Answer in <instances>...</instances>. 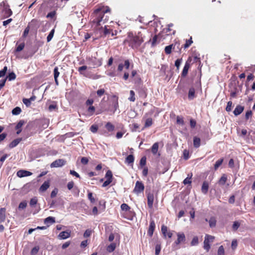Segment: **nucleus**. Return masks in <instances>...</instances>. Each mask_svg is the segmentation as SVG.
<instances>
[{"label":"nucleus","mask_w":255,"mask_h":255,"mask_svg":"<svg viewBox=\"0 0 255 255\" xmlns=\"http://www.w3.org/2000/svg\"><path fill=\"white\" fill-rule=\"evenodd\" d=\"M214 239L215 237L213 236L209 235H206L205 236L203 248L207 252H209L210 249V242H213Z\"/></svg>","instance_id":"6"},{"label":"nucleus","mask_w":255,"mask_h":255,"mask_svg":"<svg viewBox=\"0 0 255 255\" xmlns=\"http://www.w3.org/2000/svg\"><path fill=\"white\" fill-rule=\"evenodd\" d=\"M216 220L214 217H212L209 220V226L211 228H214L216 225Z\"/></svg>","instance_id":"34"},{"label":"nucleus","mask_w":255,"mask_h":255,"mask_svg":"<svg viewBox=\"0 0 255 255\" xmlns=\"http://www.w3.org/2000/svg\"><path fill=\"white\" fill-rule=\"evenodd\" d=\"M70 236V232L68 230L61 232L59 234V238L60 239H66Z\"/></svg>","instance_id":"18"},{"label":"nucleus","mask_w":255,"mask_h":255,"mask_svg":"<svg viewBox=\"0 0 255 255\" xmlns=\"http://www.w3.org/2000/svg\"><path fill=\"white\" fill-rule=\"evenodd\" d=\"M17 176L19 177H23L25 176H28L32 174V173L30 171L20 170L17 172Z\"/></svg>","instance_id":"15"},{"label":"nucleus","mask_w":255,"mask_h":255,"mask_svg":"<svg viewBox=\"0 0 255 255\" xmlns=\"http://www.w3.org/2000/svg\"><path fill=\"white\" fill-rule=\"evenodd\" d=\"M122 210L126 212H130L131 208L126 203H123L121 206Z\"/></svg>","instance_id":"35"},{"label":"nucleus","mask_w":255,"mask_h":255,"mask_svg":"<svg viewBox=\"0 0 255 255\" xmlns=\"http://www.w3.org/2000/svg\"><path fill=\"white\" fill-rule=\"evenodd\" d=\"M176 45H177V47H178L180 44L178 43H176L174 44H172L166 46L164 49L165 53L166 54H170L171 53L172 50H174L175 49V47Z\"/></svg>","instance_id":"14"},{"label":"nucleus","mask_w":255,"mask_h":255,"mask_svg":"<svg viewBox=\"0 0 255 255\" xmlns=\"http://www.w3.org/2000/svg\"><path fill=\"white\" fill-rule=\"evenodd\" d=\"M173 26V23H170L168 24V27L164 29V30L165 31V32L167 33L168 35H174L175 33V30H172L171 27Z\"/></svg>","instance_id":"22"},{"label":"nucleus","mask_w":255,"mask_h":255,"mask_svg":"<svg viewBox=\"0 0 255 255\" xmlns=\"http://www.w3.org/2000/svg\"><path fill=\"white\" fill-rule=\"evenodd\" d=\"M37 203V199L36 197H34L31 199L29 204L31 207H34Z\"/></svg>","instance_id":"53"},{"label":"nucleus","mask_w":255,"mask_h":255,"mask_svg":"<svg viewBox=\"0 0 255 255\" xmlns=\"http://www.w3.org/2000/svg\"><path fill=\"white\" fill-rule=\"evenodd\" d=\"M158 149V142L154 143L151 147V152L153 154L157 153Z\"/></svg>","instance_id":"38"},{"label":"nucleus","mask_w":255,"mask_h":255,"mask_svg":"<svg viewBox=\"0 0 255 255\" xmlns=\"http://www.w3.org/2000/svg\"><path fill=\"white\" fill-rule=\"evenodd\" d=\"M240 226V223L239 222L235 221L232 226L233 230L234 231H237Z\"/></svg>","instance_id":"58"},{"label":"nucleus","mask_w":255,"mask_h":255,"mask_svg":"<svg viewBox=\"0 0 255 255\" xmlns=\"http://www.w3.org/2000/svg\"><path fill=\"white\" fill-rule=\"evenodd\" d=\"M227 178L226 174H224L219 180V184L222 185H225L227 182Z\"/></svg>","instance_id":"36"},{"label":"nucleus","mask_w":255,"mask_h":255,"mask_svg":"<svg viewBox=\"0 0 255 255\" xmlns=\"http://www.w3.org/2000/svg\"><path fill=\"white\" fill-rule=\"evenodd\" d=\"M192 176V174L191 173L190 175L189 174H188V176L183 181V183L184 185L186 184H191L192 181L191 178Z\"/></svg>","instance_id":"32"},{"label":"nucleus","mask_w":255,"mask_h":255,"mask_svg":"<svg viewBox=\"0 0 255 255\" xmlns=\"http://www.w3.org/2000/svg\"><path fill=\"white\" fill-rule=\"evenodd\" d=\"M117 31L114 30L113 29H108V26H105L104 29L103 30V35L104 36H106L108 34H111L112 36L117 35Z\"/></svg>","instance_id":"13"},{"label":"nucleus","mask_w":255,"mask_h":255,"mask_svg":"<svg viewBox=\"0 0 255 255\" xmlns=\"http://www.w3.org/2000/svg\"><path fill=\"white\" fill-rule=\"evenodd\" d=\"M88 113L90 116L93 115L95 112V108L93 106H90L87 109Z\"/></svg>","instance_id":"48"},{"label":"nucleus","mask_w":255,"mask_h":255,"mask_svg":"<svg viewBox=\"0 0 255 255\" xmlns=\"http://www.w3.org/2000/svg\"><path fill=\"white\" fill-rule=\"evenodd\" d=\"M39 250V247L38 246H36L33 248L30 252V254L31 255H36Z\"/></svg>","instance_id":"50"},{"label":"nucleus","mask_w":255,"mask_h":255,"mask_svg":"<svg viewBox=\"0 0 255 255\" xmlns=\"http://www.w3.org/2000/svg\"><path fill=\"white\" fill-rule=\"evenodd\" d=\"M58 190L57 188H54L51 193L50 197L51 198L56 197L58 193Z\"/></svg>","instance_id":"62"},{"label":"nucleus","mask_w":255,"mask_h":255,"mask_svg":"<svg viewBox=\"0 0 255 255\" xmlns=\"http://www.w3.org/2000/svg\"><path fill=\"white\" fill-rule=\"evenodd\" d=\"M16 46L14 50V53L19 52L22 51L25 47V43L24 42H22V43H20V44H19L18 45H17V43H16Z\"/></svg>","instance_id":"29"},{"label":"nucleus","mask_w":255,"mask_h":255,"mask_svg":"<svg viewBox=\"0 0 255 255\" xmlns=\"http://www.w3.org/2000/svg\"><path fill=\"white\" fill-rule=\"evenodd\" d=\"M27 206V202L26 201H22L20 202L18 205L19 209H24Z\"/></svg>","instance_id":"54"},{"label":"nucleus","mask_w":255,"mask_h":255,"mask_svg":"<svg viewBox=\"0 0 255 255\" xmlns=\"http://www.w3.org/2000/svg\"><path fill=\"white\" fill-rule=\"evenodd\" d=\"M24 124L23 120H20L16 125L15 129L17 130L16 134H19L21 131V128Z\"/></svg>","instance_id":"25"},{"label":"nucleus","mask_w":255,"mask_h":255,"mask_svg":"<svg viewBox=\"0 0 255 255\" xmlns=\"http://www.w3.org/2000/svg\"><path fill=\"white\" fill-rule=\"evenodd\" d=\"M244 110V107L239 105L236 106L233 113L235 116H238L243 112Z\"/></svg>","instance_id":"17"},{"label":"nucleus","mask_w":255,"mask_h":255,"mask_svg":"<svg viewBox=\"0 0 255 255\" xmlns=\"http://www.w3.org/2000/svg\"><path fill=\"white\" fill-rule=\"evenodd\" d=\"M22 140V138H17L16 139H14L12 140L9 144V147L10 148H12L16 146H17L18 143Z\"/></svg>","instance_id":"20"},{"label":"nucleus","mask_w":255,"mask_h":255,"mask_svg":"<svg viewBox=\"0 0 255 255\" xmlns=\"http://www.w3.org/2000/svg\"><path fill=\"white\" fill-rule=\"evenodd\" d=\"M158 35H155L152 39H150L148 42H151V46L154 47L157 43Z\"/></svg>","instance_id":"39"},{"label":"nucleus","mask_w":255,"mask_h":255,"mask_svg":"<svg viewBox=\"0 0 255 255\" xmlns=\"http://www.w3.org/2000/svg\"><path fill=\"white\" fill-rule=\"evenodd\" d=\"M188 97L189 100H193L195 97V91L194 88L192 87L189 89Z\"/></svg>","instance_id":"26"},{"label":"nucleus","mask_w":255,"mask_h":255,"mask_svg":"<svg viewBox=\"0 0 255 255\" xmlns=\"http://www.w3.org/2000/svg\"><path fill=\"white\" fill-rule=\"evenodd\" d=\"M201 140L199 137L195 136L193 138V145L195 148H198L200 146Z\"/></svg>","instance_id":"30"},{"label":"nucleus","mask_w":255,"mask_h":255,"mask_svg":"<svg viewBox=\"0 0 255 255\" xmlns=\"http://www.w3.org/2000/svg\"><path fill=\"white\" fill-rule=\"evenodd\" d=\"M88 64L89 65V68H96L102 65V61L96 57H89L87 59Z\"/></svg>","instance_id":"3"},{"label":"nucleus","mask_w":255,"mask_h":255,"mask_svg":"<svg viewBox=\"0 0 255 255\" xmlns=\"http://www.w3.org/2000/svg\"><path fill=\"white\" fill-rule=\"evenodd\" d=\"M56 14V11L55 10H53V11H52L49 12L47 14L46 17L47 18H54L55 17Z\"/></svg>","instance_id":"51"},{"label":"nucleus","mask_w":255,"mask_h":255,"mask_svg":"<svg viewBox=\"0 0 255 255\" xmlns=\"http://www.w3.org/2000/svg\"><path fill=\"white\" fill-rule=\"evenodd\" d=\"M155 228V224L154 220H151L150 221V224L148 230L147 231V235L151 237L153 236L154 231Z\"/></svg>","instance_id":"10"},{"label":"nucleus","mask_w":255,"mask_h":255,"mask_svg":"<svg viewBox=\"0 0 255 255\" xmlns=\"http://www.w3.org/2000/svg\"><path fill=\"white\" fill-rule=\"evenodd\" d=\"M55 222V218L53 217H48L44 219V223L47 227Z\"/></svg>","instance_id":"19"},{"label":"nucleus","mask_w":255,"mask_h":255,"mask_svg":"<svg viewBox=\"0 0 255 255\" xmlns=\"http://www.w3.org/2000/svg\"><path fill=\"white\" fill-rule=\"evenodd\" d=\"M208 189L209 183L207 181H204L201 187L202 192L204 194H207L208 191Z\"/></svg>","instance_id":"24"},{"label":"nucleus","mask_w":255,"mask_h":255,"mask_svg":"<svg viewBox=\"0 0 255 255\" xmlns=\"http://www.w3.org/2000/svg\"><path fill=\"white\" fill-rule=\"evenodd\" d=\"M182 58L177 59L175 61V66L176 67L177 70H179V67H180V66L181 63H182Z\"/></svg>","instance_id":"52"},{"label":"nucleus","mask_w":255,"mask_h":255,"mask_svg":"<svg viewBox=\"0 0 255 255\" xmlns=\"http://www.w3.org/2000/svg\"><path fill=\"white\" fill-rule=\"evenodd\" d=\"M111 9L108 6L98 5L91 15V22L96 26L104 24L109 20V16L106 14H111Z\"/></svg>","instance_id":"1"},{"label":"nucleus","mask_w":255,"mask_h":255,"mask_svg":"<svg viewBox=\"0 0 255 255\" xmlns=\"http://www.w3.org/2000/svg\"><path fill=\"white\" fill-rule=\"evenodd\" d=\"M105 128L108 132H112L115 129V126L110 122H108L105 125Z\"/></svg>","instance_id":"28"},{"label":"nucleus","mask_w":255,"mask_h":255,"mask_svg":"<svg viewBox=\"0 0 255 255\" xmlns=\"http://www.w3.org/2000/svg\"><path fill=\"white\" fill-rule=\"evenodd\" d=\"M22 102L27 107H28L31 105V102L28 99L23 98L22 99Z\"/></svg>","instance_id":"64"},{"label":"nucleus","mask_w":255,"mask_h":255,"mask_svg":"<svg viewBox=\"0 0 255 255\" xmlns=\"http://www.w3.org/2000/svg\"><path fill=\"white\" fill-rule=\"evenodd\" d=\"M28 25L34 28H38L40 26L39 21L36 19H33L31 22L28 24Z\"/></svg>","instance_id":"23"},{"label":"nucleus","mask_w":255,"mask_h":255,"mask_svg":"<svg viewBox=\"0 0 255 255\" xmlns=\"http://www.w3.org/2000/svg\"><path fill=\"white\" fill-rule=\"evenodd\" d=\"M66 161L63 159H56L50 165L51 168L62 167L66 164Z\"/></svg>","instance_id":"8"},{"label":"nucleus","mask_w":255,"mask_h":255,"mask_svg":"<svg viewBox=\"0 0 255 255\" xmlns=\"http://www.w3.org/2000/svg\"><path fill=\"white\" fill-rule=\"evenodd\" d=\"M55 30L54 29H53L51 30L49 34L47 37V41L48 42L51 41L52 38L53 37L54 34Z\"/></svg>","instance_id":"49"},{"label":"nucleus","mask_w":255,"mask_h":255,"mask_svg":"<svg viewBox=\"0 0 255 255\" xmlns=\"http://www.w3.org/2000/svg\"><path fill=\"white\" fill-rule=\"evenodd\" d=\"M144 37V34L140 31L134 34L130 32L128 33V37L125 40L124 43H128L133 49H138L143 42Z\"/></svg>","instance_id":"2"},{"label":"nucleus","mask_w":255,"mask_h":255,"mask_svg":"<svg viewBox=\"0 0 255 255\" xmlns=\"http://www.w3.org/2000/svg\"><path fill=\"white\" fill-rule=\"evenodd\" d=\"M224 161V158H220L218 159L214 164V169L215 170H217L218 168L222 165Z\"/></svg>","instance_id":"37"},{"label":"nucleus","mask_w":255,"mask_h":255,"mask_svg":"<svg viewBox=\"0 0 255 255\" xmlns=\"http://www.w3.org/2000/svg\"><path fill=\"white\" fill-rule=\"evenodd\" d=\"M129 94L130 97L128 98V100L131 102H134L135 100L134 92L133 90H130Z\"/></svg>","instance_id":"45"},{"label":"nucleus","mask_w":255,"mask_h":255,"mask_svg":"<svg viewBox=\"0 0 255 255\" xmlns=\"http://www.w3.org/2000/svg\"><path fill=\"white\" fill-rule=\"evenodd\" d=\"M88 199L90 201L91 203H94L95 202V199L93 196V193L92 192H89L88 193Z\"/></svg>","instance_id":"55"},{"label":"nucleus","mask_w":255,"mask_h":255,"mask_svg":"<svg viewBox=\"0 0 255 255\" xmlns=\"http://www.w3.org/2000/svg\"><path fill=\"white\" fill-rule=\"evenodd\" d=\"M134 160V157L133 155L129 154L126 158V162L128 164L133 163Z\"/></svg>","instance_id":"33"},{"label":"nucleus","mask_w":255,"mask_h":255,"mask_svg":"<svg viewBox=\"0 0 255 255\" xmlns=\"http://www.w3.org/2000/svg\"><path fill=\"white\" fill-rule=\"evenodd\" d=\"M6 78H7L9 81L13 80L16 78V75L14 72H11L8 74V76L6 77Z\"/></svg>","instance_id":"47"},{"label":"nucleus","mask_w":255,"mask_h":255,"mask_svg":"<svg viewBox=\"0 0 255 255\" xmlns=\"http://www.w3.org/2000/svg\"><path fill=\"white\" fill-rule=\"evenodd\" d=\"M56 109H57V106L56 104H53L50 105L48 107V110L50 112H51L53 110H55Z\"/></svg>","instance_id":"63"},{"label":"nucleus","mask_w":255,"mask_h":255,"mask_svg":"<svg viewBox=\"0 0 255 255\" xmlns=\"http://www.w3.org/2000/svg\"><path fill=\"white\" fill-rule=\"evenodd\" d=\"M50 186L49 181H45L39 188L40 192L45 191Z\"/></svg>","instance_id":"21"},{"label":"nucleus","mask_w":255,"mask_h":255,"mask_svg":"<svg viewBox=\"0 0 255 255\" xmlns=\"http://www.w3.org/2000/svg\"><path fill=\"white\" fill-rule=\"evenodd\" d=\"M2 3L3 8L1 10L2 16L3 18L9 17L12 14V11L9 8V5L8 4H5L3 2H2Z\"/></svg>","instance_id":"5"},{"label":"nucleus","mask_w":255,"mask_h":255,"mask_svg":"<svg viewBox=\"0 0 255 255\" xmlns=\"http://www.w3.org/2000/svg\"><path fill=\"white\" fill-rule=\"evenodd\" d=\"M87 68H88V67L87 66H85V65L82 66L78 68V71L80 74L85 76L83 71L86 70Z\"/></svg>","instance_id":"46"},{"label":"nucleus","mask_w":255,"mask_h":255,"mask_svg":"<svg viewBox=\"0 0 255 255\" xmlns=\"http://www.w3.org/2000/svg\"><path fill=\"white\" fill-rule=\"evenodd\" d=\"M7 70V66H4L3 68L0 71V78L4 76Z\"/></svg>","instance_id":"61"},{"label":"nucleus","mask_w":255,"mask_h":255,"mask_svg":"<svg viewBox=\"0 0 255 255\" xmlns=\"http://www.w3.org/2000/svg\"><path fill=\"white\" fill-rule=\"evenodd\" d=\"M144 186L141 181H137L135 183V187L133 189V192L138 195L143 192Z\"/></svg>","instance_id":"7"},{"label":"nucleus","mask_w":255,"mask_h":255,"mask_svg":"<svg viewBox=\"0 0 255 255\" xmlns=\"http://www.w3.org/2000/svg\"><path fill=\"white\" fill-rule=\"evenodd\" d=\"M146 163V158L145 156H143L140 160V165L142 167L145 165Z\"/></svg>","instance_id":"60"},{"label":"nucleus","mask_w":255,"mask_h":255,"mask_svg":"<svg viewBox=\"0 0 255 255\" xmlns=\"http://www.w3.org/2000/svg\"><path fill=\"white\" fill-rule=\"evenodd\" d=\"M199 243L198 241V238L197 236H195L193 237L191 242V246H197Z\"/></svg>","instance_id":"44"},{"label":"nucleus","mask_w":255,"mask_h":255,"mask_svg":"<svg viewBox=\"0 0 255 255\" xmlns=\"http://www.w3.org/2000/svg\"><path fill=\"white\" fill-rule=\"evenodd\" d=\"M105 178L107 179V180L111 181L112 182L113 181V173L110 170H108L105 175Z\"/></svg>","instance_id":"31"},{"label":"nucleus","mask_w":255,"mask_h":255,"mask_svg":"<svg viewBox=\"0 0 255 255\" xmlns=\"http://www.w3.org/2000/svg\"><path fill=\"white\" fill-rule=\"evenodd\" d=\"M147 206L149 208L152 209L153 208V204L154 201V195L153 193H149L147 196Z\"/></svg>","instance_id":"12"},{"label":"nucleus","mask_w":255,"mask_h":255,"mask_svg":"<svg viewBox=\"0 0 255 255\" xmlns=\"http://www.w3.org/2000/svg\"><path fill=\"white\" fill-rule=\"evenodd\" d=\"M177 239L174 243V245H178L179 244L184 243L185 241V236L183 233H177Z\"/></svg>","instance_id":"9"},{"label":"nucleus","mask_w":255,"mask_h":255,"mask_svg":"<svg viewBox=\"0 0 255 255\" xmlns=\"http://www.w3.org/2000/svg\"><path fill=\"white\" fill-rule=\"evenodd\" d=\"M116 245L115 243H112L107 247V251L109 253H112L115 250Z\"/></svg>","instance_id":"41"},{"label":"nucleus","mask_w":255,"mask_h":255,"mask_svg":"<svg viewBox=\"0 0 255 255\" xmlns=\"http://www.w3.org/2000/svg\"><path fill=\"white\" fill-rule=\"evenodd\" d=\"M176 123L178 125L183 126L184 125V121L182 117L177 116L176 118Z\"/></svg>","instance_id":"43"},{"label":"nucleus","mask_w":255,"mask_h":255,"mask_svg":"<svg viewBox=\"0 0 255 255\" xmlns=\"http://www.w3.org/2000/svg\"><path fill=\"white\" fill-rule=\"evenodd\" d=\"M192 56H189L187 60H186L185 65L183 67V70L181 73V77H185L188 73V70L191 66V65L192 64Z\"/></svg>","instance_id":"4"},{"label":"nucleus","mask_w":255,"mask_h":255,"mask_svg":"<svg viewBox=\"0 0 255 255\" xmlns=\"http://www.w3.org/2000/svg\"><path fill=\"white\" fill-rule=\"evenodd\" d=\"M21 112V109L19 107H16L14 108L12 110V112H11L12 114L13 115H18L20 114Z\"/></svg>","instance_id":"42"},{"label":"nucleus","mask_w":255,"mask_h":255,"mask_svg":"<svg viewBox=\"0 0 255 255\" xmlns=\"http://www.w3.org/2000/svg\"><path fill=\"white\" fill-rule=\"evenodd\" d=\"M161 232L165 238L167 236L169 238H171L173 234L171 231L168 232L167 227L165 225L161 226Z\"/></svg>","instance_id":"11"},{"label":"nucleus","mask_w":255,"mask_h":255,"mask_svg":"<svg viewBox=\"0 0 255 255\" xmlns=\"http://www.w3.org/2000/svg\"><path fill=\"white\" fill-rule=\"evenodd\" d=\"M98 126L97 125H93L90 127V130L93 133H96L98 131Z\"/></svg>","instance_id":"57"},{"label":"nucleus","mask_w":255,"mask_h":255,"mask_svg":"<svg viewBox=\"0 0 255 255\" xmlns=\"http://www.w3.org/2000/svg\"><path fill=\"white\" fill-rule=\"evenodd\" d=\"M6 218V209L5 208H0V224L3 223Z\"/></svg>","instance_id":"16"},{"label":"nucleus","mask_w":255,"mask_h":255,"mask_svg":"<svg viewBox=\"0 0 255 255\" xmlns=\"http://www.w3.org/2000/svg\"><path fill=\"white\" fill-rule=\"evenodd\" d=\"M193 43L192 38L191 36L190 39L188 40H186V43L182 45V47L184 48L185 49L188 48Z\"/></svg>","instance_id":"40"},{"label":"nucleus","mask_w":255,"mask_h":255,"mask_svg":"<svg viewBox=\"0 0 255 255\" xmlns=\"http://www.w3.org/2000/svg\"><path fill=\"white\" fill-rule=\"evenodd\" d=\"M54 79H58V77L59 76L60 73L58 71V67H55L54 69Z\"/></svg>","instance_id":"56"},{"label":"nucleus","mask_w":255,"mask_h":255,"mask_svg":"<svg viewBox=\"0 0 255 255\" xmlns=\"http://www.w3.org/2000/svg\"><path fill=\"white\" fill-rule=\"evenodd\" d=\"M152 124H153V120H152V118H147L145 121V124H144V127H143V128H142V129H143L144 128H147L151 127L152 125Z\"/></svg>","instance_id":"27"},{"label":"nucleus","mask_w":255,"mask_h":255,"mask_svg":"<svg viewBox=\"0 0 255 255\" xmlns=\"http://www.w3.org/2000/svg\"><path fill=\"white\" fill-rule=\"evenodd\" d=\"M218 255H225L224 248L223 246L219 247L218 250Z\"/></svg>","instance_id":"59"}]
</instances>
